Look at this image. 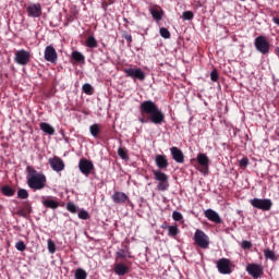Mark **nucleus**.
I'll return each instance as SVG.
<instances>
[{
    "mask_svg": "<svg viewBox=\"0 0 279 279\" xmlns=\"http://www.w3.org/2000/svg\"><path fill=\"white\" fill-rule=\"evenodd\" d=\"M140 123H153L154 125H162L165 123V113L151 100H144L140 105Z\"/></svg>",
    "mask_w": 279,
    "mask_h": 279,
    "instance_id": "1",
    "label": "nucleus"
},
{
    "mask_svg": "<svg viewBox=\"0 0 279 279\" xmlns=\"http://www.w3.org/2000/svg\"><path fill=\"white\" fill-rule=\"evenodd\" d=\"M26 180L29 189L33 191H43L47 185V177H45L41 172H37L36 169L32 166L26 167Z\"/></svg>",
    "mask_w": 279,
    "mask_h": 279,
    "instance_id": "2",
    "label": "nucleus"
},
{
    "mask_svg": "<svg viewBox=\"0 0 279 279\" xmlns=\"http://www.w3.org/2000/svg\"><path fill=\"white\" fill-rule=\"evenodd\" d=\"M153 174L154 179L159 182L157 185V191H167L169 189V175L160 170H153Z\"/></svg>",
    "mask_w": 279,
    "mask_h": 279,
    "instance_id": "3",
    "label": "nucleus"
},
{
    "mask_svg": "<svg viewBox=\"0 0 279 279\" xmlns=\"http://www.w3.org/2000/svg\"><path fill=\"white\" fill-rule=\"evenodd\" d=\"M194 243L202 250H208L210 245V239L205 234L204 231L197 229L194 233Z\"/></svg>",
    "mask_w": 279,
    "mask_h": 279,
    "instance_id": "4",
    "label": "nucleus"
},
{
    "mask_svg": "<svg viewBox=\"0 0 279 279\" xmlns=\"http://www.w3.org/2000/svg\"><path fill=\"white\" fill-rule=\"evenodd\" d=\"M250 204L253 208L264 211L271 210V206H274V203L269 198H253L250 201Z\"/></svg>",
    "mask_w": 279,
    "mask_h": 279,
    "instance_id": "5",
    "label": "nucleus"
},
{
    "mask_svg": "<svg viewBox=\"0 0 279 279\" xmlns=\"http://www.w3.org/2000/svg\"><path fill=\"white\" fill-rule=\"evenodd\" d=\"M31 58L32 54L29 53V51L25 49L17 50L15 52L14 62H16V64H20V66H27V64H29Z\"/></svg>",
    "mask_w": 279,
    "mask_h": 279,
    "instance_id": "6",
    "label": "nucleus"
},
{
    "mask_svg": "<svg viewBox=\"0 0 279 279\" xmlns=\"http://www.w3.org/2000/svg\"><path fill=\"white\" fill-rule=\"evenodd\" d=\"M126 77L132 80H138L140 82H145V72L141 68H126L123 70Z\"/></svg>",
    "mask_w": 279,
    "mask_h": 279,
    "instance_id": "7",
    "label": "nucleus"
},
{
    "mask_svg": "<svg viewBox=\"0 0 279 279\" xmlns=\"http://www.w3.org/2000/svg\"><path fill=\"white\" fill-rule=\"evenodd\" d=\"M254 46L259 51V53H263V56H267L269 53V41H267V37L265 36H258L255 38Z\"/></svg>",
    "mask_w": 279,
    "mask_h": 279,
    "instance_id": "8",
    "label": "nucleus"
},
{
    "mask_svg": "<svg viewBox=\"0 0 279 279\" xmlns=\"http://www.w3.org/2000/svg\"><path fill=\"white\" fill-rule=\"evenodd\" d=\"M196 160L201 168H198V171L203 173L204 175H208V167L210 165V159L208 158L207 154L199 153L196 157Z\"/></svg>",
    "mask_w": 279,
    "mask_h": 279,
    "instance_id": "9",
    "label": "nucleus"
},
{
    "mask_svg": "<svg viewBox=\"0 0 279 279\" xmlns=\"http://www.w3.org/2000/svg\"><path fill=\"white\" fill-rule=\"evenodd\" d=\"M217 269L219 274H222L223 276H228L232 274V268L230 266V259L222 257L218 259L217 262Z\"/></svg>",
    "mask_w": 279,
    "mask_h": 279,
    "instance_id": "10",
    "label": "nucleus"
},
{
    "mask_svg": "<svg viewBox=\"0 0 279 279\" xmlns=\"http://www.w3.org/2000/svg\"><path fill=\"white\" fill-rule=\"evenodd\" d=\"M130 265H132L130 260H124V263H116L113 265L114 275L125 276L126 274H130Z\"/></svg>",
    "mask_w": 279,
    "mask_h": 279,
    "instance_id": "11",
    "label": "nucleus"
},
{
    "mask_svg": "<svg viewBox=\"0 0 279 279\" xmlns=\"http://www.w3.org/2000/svg\"><path fill=\"white\" fill-rule=\"evenodd\" d=\"M78 169L83 175H88L95 169V165H93V161L82 158L78 161Z\"/></svg>",
    "mask_w": 279,
    "mask_h": 279,
    "instance_id": "12",
    "label": "nucleus"
},
{
    "mask_svg": "<svg viewBox=\"0 0 279 279\" xmlns=\"http://www.w3.org/2000/svg\"><path fill=\"white\" fill-rule=\"evenodd\" d=\"M44 58L46 62H51V64H56L58 62V51L53 46H47L45 48Z\"/></svg>",
    "mask_w": 279,
    "mask_h": 279,
    "instance_id": "13",
    "label": "nucleus"
},
{
    "mask_svg": "<svg viewBox=\"0 0 279 279\" xmlns=\"http://www.w3.org/2000/svg\"><path fill=\"white\" fill-rule=\"evenodd\" d=\"M27 16L31 19H40L43 16V7L40 3L31 4L26 8Z\"/></svg>",
    "mask_w": 279,
    "mask_h": 279,
    "instance_id": "14",
    "label": "nucleus"
},
{
    "mask_svg": "<svg viewBox=\"0 0 279 279\" xmlns=\"http://www.w3.org/2000/svg\"><path fill=\"white\" fill-rule=\"evenodd\" d=\"M246 271L252 278L257 279L263 276V266L259 264H247Z\"/></svg>",
    "mask_w": 279,
    "mask_h": 279,
    "instance_id": "15",
    "label": "nucleus"
},
{
    "mask_svg": "<svg viewBox=\"0 0 279 279\" xmlns=\"http://www.w3.org/2000/svg\"><path fill=\"white\" fill-rule=\"evenodd\" d=\"M125 258H132V251H130V245L128 244L116 252V263H119V260H126Z\"/></svg>",
    "mask_w": 279,
    "mask_h": 279,
    "instance_id": "16",
    "label": "nucleus"
},
{
    "mask_svg": "<svg viewBox=\"0 0 279 279\" xmlns=\"http://www.w3.org/2000/svg\"><path fill=\"white\" fill-rule=\"evenodd\" d=\"M170 154L174 162H178V165H184V153L180 148L175 146L171 147Z\"/></svg>",
    "mask_w": 279,
    "mask_h": 279,
    "instance_id": "17",
    "label": "nucleus"
},
{
    "mask_svg": "<svg viewBox=\"0 0 279 279\" xmlns=\"http://www.w3.org/2000/svg\"><path fill=\"white\" fill-rule=\"evenodd\" d=\"M49 165L53 171H64V161L60 157H53L49 159Z\"/></svg>",
    "mask_w": 279,
    "mask_h": 279,
    "instance_id": "18",
    "label": "nucleus"
},
{
    "mask_svg": "<svg viewBox=\"0 0 279 279\" xmlns=\"http://www.w3.org/2000/svg\"><path fill=\"white\" fill-rule=\"evenodd\" d=\"M155 163L158 169L166 170L169 167V159H167L166 155H157L155 157Z\"/></svg>",
    "mask_w": 279,
    "mask_h": 279,
    "instance_id": "19",
    "label": "nucleus"
},
{
    "mask_svg": "<svg viewBox=\"0 0 279 279\" xmlns=\"http://www.w3.org/2000/svg\"><path fill=\"white\" fill-rule=\"evenodd\" d=\"M111 199L114 204H125L130 197L124 192H114L111 196Z\"/></svg>",
    "mask_w": 279,
    "mask_h": 279,
    "instance_id": "20",
    "label": "nucleus"
},
{
    "mask_svg": "<svg viewBox=\"0 0 279 279\" xmlns=\"http://www.w3.org/2000/svg\"><path fill=\"white\" fill-rule=\"evenodd\" d=\"M16 215H19V217H24V219H27V217L32 215V204H29V202H24L23 207L16 211Z\"/></svg>",
    "mask_w": 279,
    "mask_h": 279,
    "instance_id": "21",
    "label": "nucleus"
},
{
    "mask_svg": "<svg viewBox=\"0 0 279 279\" xmlns=\"http://www.w3.org/2000/svg\"><path fill=\"white\" fill-rule=\"evenodd\" d=\"M205 217L209 221H213V223H221V217L213 209L205 210Z\"/></svg>",
    "mask_w": 279,
    "mask_h": 279,
    "instance_id": "22",
    "label": "nucleus"
},
{
    "mask_svg": "<svg viewBox=\"0 0 279 279\" xmlns=\"http://www.w3.org/2000/svg\"><path fill=\"white\" fill-rule=\"evenodd\" d=\"M45 197H43V205L46 207V208H51L52 210H56V208H59L60 207V203L58 201H53L51 198H46L44 199Z\"/></svg>",
    "mask_w": 279,
    "mask_h": 279,
    "instance_id": "23",
    "label": "nucleus"
},
{
    "mask_svg": "<svg viewBox=\"0 0 279 279\" xmlns=\"http://www.w3.org/2000/svg\"><path fill=\"white\" fill-rule=\"evenodd\" d=\"M39 128L45 134H49V136H53V134H56V129H53V126L47 122H41Z\"/></svg>",
    "mask_w": 279,
    "mask_h": 279,
    "instance_id": "24",
    "label": "nucleus"
},
{
    "mask_svg": "<svg viewBox=\"0 0 279 279\" xmlns=\"http://www.w3.org/2000/svg\"><path fill=\"white\" fill-rule=\"evenodd\" d=\"M1 193L5 197H14V195L16 194V190H14V187H12L10 185H3L1 187Z\"/></svg>",
    "mask_w": 279,
    "mask_h": 279,
    "instance_id": "25",
    "label": "nucleus"
},
{
    "mask_svg": "<svg viewBox=\"0 0 279 279\" xmlns=\"http://www.w3.org/2000/svg\"><path fill=\"white\" fill-rule=\"evenodd\" d=\"M89 132L94 138H99V134H101V125L94 123L89 126Z\"/></svg>",
    "mask_w": 279,
    "mask_h": 279,
    "instance_id": "26",
    "label": "nucleus"
},
{
    "mask_svg": "<svg viewBox=\"0 0 279 279\" xmlns=\"http://www.w3.org/2000/svg\"><path fill=\"white\" fill-rule=\"evenodd\" d=\"M85 45L86 47H88L89 49H97L98 44H97V39L95 38V36L89 35L86 40H85Z\"/></svg>",
    "mask_w": 279,
    "mask_h": 279,
    "instance_id": "27",
    "label": "nucleus"
},
{
    "mask_svg": "<svg viewBox=\"0 0 279 279\" xmlns=\"http://www.w3.org/2000/svg\"><path fill=\"white\" fill-rule=\"evenodd\" d=\"M74 278L75 279H86V278H88V274L86 272V270H84L82 268H77L75 270Z\"/></svg>",
    "mask_w": 279,
    "mask_h": 279,
    "instance_id": "28",
    "label": "nucleus"
},
{
    "mask_svg": "<svg viewBox=\"0 0 279 279\" xmlns=\"http://www.w3.org/2000/svg\"><path fill=\"white\" fill-rule=\"evenodd\" d=\"M168 234L172 236V239H175L178 234H180V229H178V226H169Z\"/></svg>",
    "mask_w": 279,
    "mask_h": 279,
    "instance_id": "29",
    "label": "nucleus"
},
{
    "mask_svg": "<svg viewBox=\"0 0 279 279\" xmlns=\"http://www.w3.org/2000/svg\"><path fill=\"white\" fill-rule=\"evenodd\" d=\"M150 14L155 21H162V13L158 9H151Z\"/></svg>",
    "mask_w": 279,
    "mask_h": 279,
    "instance_id": "30",
    "label": "nucleus"
},
{
    "mask_svg": "<svg viewBox=\"0 0 279 279\" xmlns=\"http://www.w3.org/2000/svg\"><path fill=\"white\" fill-rule=\"evenodd\" d=\"M118 156H120V158L122 160H130V157L128 156V149L126 148L119 147L118 148Z\"/></svg>",
    "mask_w": 279,
    "mask_h": 279,
    "instance_id": "31",
    "label": "nucleus"
},
{
    "mask_svg": "<svg viewBox=\"0 0 279 279\" xmlns=\"http://www.w3.org/2000/svg\"><path fill=\"white\" fill-rule=\"evenodd\" d=\"M72 60H75V62H84V54H82L80 51H73Z\"/></svg>",
    "mask_w": 279,
    "mask_h": 279,
    "instance_id": "32",
    "label": "nucleus"
},
{
    "mask_svg": "<svg viewBox=\"0 0 279 279\" xmlns=\"http://www.w3.org/2000/svg\"><path fill=\"white\" fill-rule=\"evenodd\" d=\"M264 256L269 260H276V253L269 248L264 251Z\"/></svg>",
    "mask_w": 279,
    "mask_h": 279,
    "instance_id": "33",
    "label": "nucleus"
},
{
    "mask_svg": "<svg viewBox=\"0 0 279 279\" xmlns=\"http://www.w3.org/2000/svg\"><path fill=\"white\" fill-rule=\"evenodd\" d=\"M17 197H19L20 199H27V197H29V193H28L27 190H25V189H20V190L17 191Z\"/></svg>",
    "mask_w": 279,
    "mask_h": 279,
    "instance_id": "34",
    "label": "nucleus"
},
{
    "mask_svg": "<svg viewBox=\"0 0 279 279\" xmlns=\"http://www.w3.org/2000/svg\"><path fill=\"white\" fill-rule=\"evenodd\" d=\"M82 89H83V93H85V95H93V85L85 83Z\"/></svg>",
    "mask_w": 279,
    "mask_h": 279,
    "instance_id": "35",
    "label": "nucleus"
},
{
    "mask_svg": "<svg viewBox=\"0 0 279 279\" xmlns=\"http://www.w3.org/2000/svg\"><path fill=\"white\" fill-rule=\"evenodd\" d=\"M159 34L162 38H171V33L169 32V29L161 27L159 29Z\"/></svg>",
    "mask_w": 279,
    "mask_h": 279,
    "instance_id": "36",
    "label": "nucleus"
},
{
    "mask_svg": "<svg viewBox=\"0 0 279 279\" xmlns=\"http://www.w3.org/2000/svg\"><path fill=\"white\" fill-rule=\"evenodd\" d=\"M48 251L50 254H56V242L51 239L48 240Z\"/></svg>",
    "mask_w": 279,
    "mask_h": 279,
    "instance_id": "37",
    "label": "nucleus"
},
{
    "mask_svg": "<svg viewBox=\"0 0 279 279\" xmlns=\"http://www.w3.org/2000/svg\"><path fill=\"white\" fill-rule=\"evenodd\" d=\"M15 247L19 252H25V250H27V245H25V242L23 241H19L16 244H15Z\"/></svg>",
    "mask_w": 279,
    "mask_h": 279,
    "instance_id": "38",
    "label": "nucleus"
},
{
    "mask_svg": "<svg viewBox=\"0 0 279 279\" xmlns=\"http://www.w3.org/2000/svg\"><path fill=\"white\" fill-rule=\"evenodd\" d=\"M195 15L193 14V12L192 11H185V12H183V19H184V21H193V17H194Z\"/></svg>",
    "mask_w": 279,
    "mask_h": 279,
    "instance_id": "39",
    "label": "nucleus"
},
{
    "mask_svg": "<svg viewBox=\"0 0 279 279\" xmlns=\"http://www.w3.org/2000/svg\"><path fill=\"white\" fill-rule=\"evenodd\" d=\"M239 165L241 167V169H247V165H250V159H247L246 157L242 158L239 161Z\"/></svg>",
    "mask_w": 279,
    "mask_h": 279,
    "instance_id": "40",
    "label": "nucleus"
},
{
    "mask_svg": "<svg viewBox=\"0 0 279 279\" xmlns=\"http://www.w3.org/2000/svg\"><path fill=\"white\" fill-rule=\"evenodd\" d=\"M241 247L242 250H252V242L244 240L241 243Z\"/></svg>",
    "mask_w": 279,
    "mask_h": 279,
    "instance_id": "41",
    "label": "nucleus"
},
{
    "mask_svg": "<svg viewBox=\"0 0 279 279\" xmlns=\"http://www.w3.org/2000/svg\"><path fill=\"white\" fill-rule=\"evenodd\" d=\"M210 80H211V82H218L219 81V73L217 72V70L211 71Z\"/></svg>",
    "mask_w": 279,
    "mask_h": 279,
    "instance_id": "42",
    "label": "nucleus"
},
{
    "mask_svg": "<svg viewBox=\"0 0 279 279\" xmlns=\"http://www.w3.org/2000/svg\"><path fill=\"white\" fill-rule=\"evenodd\" d=\"M66 209L69 210V213H73V214L77 213V207L73 203H68Z\"/></svg>",
    "mask_w": 279,
    "mask_h": 279,
    "instance_id": "43",
    "label": "nucleus"
},
{
    "mask_svg": "<svg viewBox=\"0 0 279 279\" xmlns=\"http://www.w3.org/2000/svg\"><path fill=\"white\" fill-rule=\"evenodd\" d=\"M172 219L174 221H182V219H183L182 214L180 211H173L172 213Z\"/></svg>",
    "mask_w": 279,
    "mask_h": 279,
    "instance_id": "44",
    "label": "nucleus"
},
{
    "mask_svg": "<svg viewBox=\"0 0 279 279\" xmlns=\"http://www.w3.org/2000/svg\"><path fill=\"white\" fill-rule=\"evenodd\" d=\"M88 217H89V215H88V211H86V210H81L78 213V219L86 220V219H88Z\"/></svg>",
    "mask_w": 279,
    "mask_h": 279,
    "instance_id": "45",
    "label": "nucleus"
},
{
    "mask_svg": "<svg viewBox=\"0 0 279 279\" xmlns=\"http://www.w3.org/2000/svg\"><path fill=\"white\" fill-rule=\"evenodd\" d=\"M123 38L126 39V41H128L129 44H132V35L125 33V34H123Z\"/></svg>",
    "mask_w": 279,
    "mask_h": 279,
    "instance_id": "46",
    "label": "nucleus"
},
{
    "mask_svg": "<svg viewBox=\"0 0 279 279\" xmlns=\"http://www.w3.org/2000/svg\"><path fill=\"white\" fill-rule=\"evenodd\" d=\"M102 8L106 10V8H108V4L106 2H102Z\"/></svg>",
    "mask_w": 279,
    "mask_h": 279,
    "instance_id": "47",
    "label": "nucleus"
},
{
    "mask_svg": "<svg viewBox=\"0 0 279 279\" xmlns=\"http://www.w3.org/2000/svg\"><path fill=\"white\" fill-rule=\"evenodd\" d=\"M123 21H124V23H128V19L124 17Z\"/></svg>",
    "mask_w": 279,
    "mask_h": 279,
    "instance_id": "48",
    "label": "nucleus"
}]
</instances>
